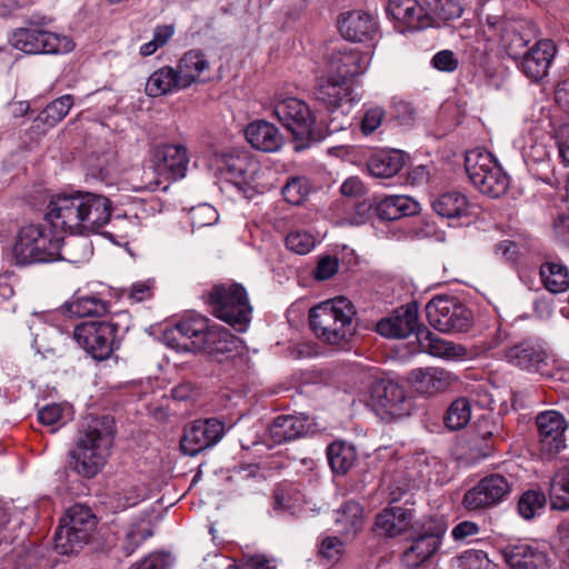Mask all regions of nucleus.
Listing matches in <instances>:
<instances>
[{
    "label": "nucleus",
    "instance_id": "bf43d9fd",
    "mask_svg": "<svg viewBox=\"0 0 569 569\" xmlns=\"http://www.w3.org/2000/svg\"><path fill=\"white\" fill-rule=\"evenodd\" d=\"M345 552V545L338 537H326L319 546V555L331 561H338Z\"/></svg>",
    "mask_w": 569,
    "mask_h": 569
},
{
    "label": "nucleus",
    "instance_id": "c03bdc74",
    "mask_svg": "<svg viewBox=\"0 0 569 569\" xmlns=\"http://www.w3.org/2000/svg\"><path fill=\"white\" fill-rule=\"evenodd\" d=\"M549 497L553 509H569V467L561 468L551 479Z\"/></svg>",
    "mask_w": 569,
    "mask_h": 569
},
{
    "label": "nucleus",
    "instance_id": "a19ab883",
    "mask_svg": "<svg viewBox=\"0 0 569 569\" xmlns=\"http://www.w3.org/2000/svg\"><path fill=\"white\" fill-rule=\"evenodd\" d=\"M329 465L335 473H346L355 463V447L347 441H335L327 448Z\"/></svg>",
    "mask_w": 569,
    "mask_h": 569
},
{
    "label": "nucleus",
    "instance_id": "4be33fe9",
    "mask_svg": "<svg viewBox=\"0 0 569 569\" xmlns=\"http://www.w3.org/2000/svg\"><path fill=\"white\" fill-rule=\"evenodd\" d=\"M418 303L412 301L398 308L391 317L385 318L377 323L379 335L387 338H407L413 332H419Z\"/></svg>",
    "mask_w": 569,
    "mask_h": 569
},
{
    "label": "nucleus",
    "instance_id": "9b49d317",
    "mask_svg": "<svg viewBox=\"0 0 569 569\" xmlns=\"http://www.w3.org/2000/svg\"><path fill=\"white\" fill-rule=\"evenodd\" d=\"M513 485L515 481L511 476L487 475L465 493L462 505L469 511L497 507L509 498Z\"/></svg>",
    "mask_w": 569,
    "mask_h": 569
},
{
    "label": "nucleus",
    "instance_id": "aec40b11",
    "mask_svg": "<svg viewBox=\"0 0 569 569\" xmlns=\"http://www.w3.org/2000/svg\"><path fill=\"white\" fill-rule=\"evenodd\" d=\"M218 169L226 180L246 190L254 181L259 163L248 152H232L220 159Z\"/></svg>",
    "mask_w": 569,
    "mask_h": 569
},
{
    "label": "nucleus",
    "instance_id": "393cba45",
    "mask_svg": "<svg viewBox=\"0 0 569 569\" xmlns=\"http://www.w3.org/2000/svg\"><path fill=\"white\" fill-rule=\"evenodd\" d=\"M341 36L351 42L372 40L378 32V22L375 16L362 10L341 13L338 20Z\"/></svg>",
    "mask_w": 569,
    "mask_h": 569
},
{
    "label": "nucleus",
    "instance_id": "f257e3e1",
    "mask_svg": "<svg viewBox=\"0 0 569 569\" xmlns=\"http://www.w3.org/2000/svg\"><path fill=\"white\" fill-rule=\"evenodd\" d=\"M111 201L92 192L57 194L47 206L44 220L60 232L88 237L99 233L110 221Z\"/></svg>",
    "mask_w": 569,
    "mask_h": 569
},
{
    "label": "nucleus",
    "instance_id": "e433bc0d",
    "mask_svg": "<svg viewBox=\"0 0 569 569\" xmlns=\"http://www.w3.org/2000/svg\"><path fill=\"white\" fill-rule=\"evenodd\" d=\"M405 164V153L400 150H381L373 153L367 163L368 171L376 178H391Z\"/></svg>",
    "mask_w": 569,
    "mask_h": 569
},
{
    "label": "nucleus",
    "instance_id": "20e7f679",
    "mask_svg": "<svg viewBox=\"0 0 569 569\" xmlns=\"http://www.w3.org/2000/svg\"><path fill=\"white\" fill-rule=\"evenodd\" d=\"M353 303L346 297H337L310 310V327L318 338L333 346H343L355 332Z\"/></svg>",
    "mask_w": 569,
    "mask_h": 569
},
{
    "label": "nucleus",
    "instance_id": "4468645a",
    "mask_svg": "<svg viewBox=\"0 0 569 569\" xmlns=\"http://www.w3.org/2000/svg\"><path fill=\"white\" fill-rule=\"evenodd\" d=\"M447 525L442 520H429L421 531L412 537L410 546L405 549L401 560L409 568H418L432 558L439 550Z\"/></svg>",
    "mask_w": 569,
    "mask_h": 569
},
{
    "label": "nucleus",
    "instance_id": "09e8293b",
    "mask_svg": "<svg viewBox=\"0 0 569 569\" xmlns=\"http://www.w3.org/2000/svg\"><path fill=\"white\" fill-rule=\"evenodd\" d=\"M471 419V406L467 398H458L449 406L445 423L451 430L463 428Z\"/></svg>",
    "mask_w": 569,
    "mask_h": 569
},
{
    "label": "nucleus",
    "instance_id": "a878e982",
    "mask_svg": "<svg viewBox=\"0 0 569 569\" xmlns=\"http://www.w3.org/2000/svg\"><path fill=\"white\" fill-rule=\"evenodd\" d=\"M411 388L423 396L443 392L451 385V373L438 367L416 368L408 373Z\"/></svg>",
    "mask_w": 569,
    "mask_h": 569
},
{
    "label": "nucleus",
    "instance_id": "8fccbe9b",
    "mask_svg": "<svg viewBox=\"0 0 569 569\" xmlns=\"http://www.w3.org/2000/svg\"><path fill=\"white\" fill-rule=\"evenodd\" d=\"M151 536L152 530L149 523L142 521L130 525L126 531L124 539L121 545L124 555L127 557L131 556L136 549Z\"/></svg>",
    "mask_w": 569,
    "mask_h": 569
},
{
    "label": "nucleus",
    "instance_id": "4d7b16f0",
    "mask_svg": "<svg viewBox=\"0 0 569 569\" xmlns=\"http://www.w3.org/2000/svg\"><path fill=\"white\" fill-rule=\"evenodd\" d=\"M386 111L380 106L368 108L361 119L360 130L365 136L373 133L383 122Z\"/></svg>",
    "mask_w": 569,
    "mask_h": 569
},
{
    "label": "nucleus",
    "instance_id": "ea45409f",
    "mask_svg": "<svg viewBox=\"0 0 569 569\" xmlns=\"http://www.w3.org/2000/svg\"><path fill=\"white\" fill-rule=\"evenodd\" d=\"M476 435L473 442L478 440L485 441L481 448L482 456H489L497 439H502V427L498 418L493 415H482L476 422Z\"/></svg>",
    "mask_w": 569,
    "mask_h": 569
},
{
    "label": "nucleus",
    "instance_id": "ddd939ff",
    "mask_svg": "<svg viewBox=\"0 0 569 569\" xmlns=\"http://www.w3.org/2000/svg\"><path fill=\"white\" fill-rule=\"evenodd\" d=\"M118 326L109 321H86L74 328L77 342L97 360H106L113 352Z\"/></svg>",
    "mask_w": 569,
    "mask_h": 569
},
{
    "label": "nucleus",
    "instance_id": "0e129e2a",
    "mask_svg": "<svg viewBox=\"0 0 569 569\" xmlns=\"http://www.w3.org/2000/svg\"><path fill=\"white\" fill-rule=\"evenodd\" d=\"M375 214V200L361 201L355 204L352 222L356 224L365 223Z\"/></svg>",
    "mask_w": 569,
    "mask_h": 569
},
{
    "label": "nucleus",
    "instance_id": "6e6d98bb",
    "mask_svg": "<svg viewBox=\"0 0 569 569\" xmlns=\"http://www.w3.org/2000/svg\"><path fill=\"white\" fill-rule=\"evenodd\" d=\"M339 270V259L332 254H322L318 258L316 268L312 271L317 281L331 279Z\"/></svg>",
    "mask_w": 569,
    "mask_h": 569
},
{
    "label": "nucleus",
    "instance_id": "338daca9",
    "mask_svg": "<svg viewBox=\"0 0 569 569\" xmlns=\"http://www.w3.org/2000/svg\"><path fill=\"white\" fill-rule=\"evenodd\" d=\"M136 569H168V559L162 553H150L137 565Z\"/></svg>",
    "mask_w": 569,
    "mask_h": 569
},
{
    "label": "nucleus",
    "instance_id": "5fc2aeb1",
    "mask_svg": "<svg viewBox=\"0 0 569 569\" xmlns=\"http://www.w3.org/2000/svg\"><path fill=\"white\" fill-rule=\"evenodd\" d=\"M308 193V182L303 178L293 177L282 187V196L291 204H300Z\"/></svg>",
    "mask_w": 569,
    "mask_h": 569
},
{
    "label": "nucleus",
    "instance_id": "6e6552de",
    "mask_svg": "<svg viewBox=\"0 0 569 569\" xmlns=\"http://www.w3.org/2000/svg\"><path fill=\"white\" fill-rule=\"evenodd\" d=\"M465 168L476 189L490 198H499L508 190L509 178L493 156L485 150L467 152Z\"/></svg>",
    "mask_w": 569,
    "mask_h": 569
},
{
    "label": "nucleus",
    "instance_id": "79ce46f5",
    "mask_svg": "<svg viewBox=\"0 0 569 569\" xmlns=\"http://www.w3.org/2000/svg\"><path fill=\"white\" fill-rule=\"evenodd\" d=\"M336 523L341 527V532L353 536L363 527V509L356 501H347L337 512Z\"/></svg>",
    "mask_w": 569,
    "mask_h": 569
},
{
    "label": "nucleus",
    "instance_id": "f704fd0d",
    "mask_svg": "<svg viewBox=\"0 0 569 569\" xmlns=\"http://www.w3.org/2000/svg\"><path fill=\"white\" fill-rule=\"evenodd\" d=\"M418 341L421 350L432 357L446 360H461L467 356V348L465 346L442 339L426 327L418 332Z\"/></svg>",
    "mask_w": 569,
    "mask_h": 569
},
{
    "label": "nucleus",
    "instance_id": "5701e85b",
    "mask_svg": "<svg viewBox=\"0 0 569 569\" xmlns=\"http://www.w3.org/2000/svg\"><path fill=\"white\" fill-rule=\"evenodd\" d=\"M315 94L316 99L325 104L330 112H335L339 108H343L342 113L348 112L357 100L351 84L329 74L326 79L319 80Z\"/></svg>",
    "mask_w": 569,
    "mask_h": 569
},
{
    "label": "nucleus",
    "instance_id": "0eeeda50",
    "mask_svg": "<svg viewBox=\"0 0 569 569\" xmlns=\"http://www.w3.org/2000/svg\"><path fill=\"white\" fill-rule=\"evenodd\" d=\"M207 303L214 317L239 332H246L251 322L252 307L244 287H213Z\"/></svg>",
    "mask_w": 569,
    "mask_h": 569
},
{
    "label": "nucleus",
    "instance_id": "c85d7f7f",
    "mask_svg": "<svg viewBox=\"0 0 569 569\" xmlns=\"http://www.w3.org/2000/svg\"><path fill=\"white\" fill-rule=\"evenodd\" d=\"M310 429L308 418L302 415H280L269 425L268 435L274 445L305 437Z\"/></svg>",
    "mask_w": 569,
    "mask_h": 569
},
{
    "label": "nucleus",
    "instance_id": "b1692460",
    "mask_svg": "<svg viewBox=\"0 0 569 569\" xmlns=\"http://www.w3.org/2000/svg\"><path fill=\"white\" fill-rule=\"evenodd\" d=\"M509 569H549L546 551L527 542L508 543L501 549Z\"/></svg>",
    "mask_w": 569,
    "mask_h": 569
},
{
    "label": "nucleus",
    "instance_id": "603ef678",
    "mask_svg": "<svg viewBox=\"0 0 569 569\" xmlns=\"http://www.w3.org/2000/svg\"><path fill=\"white\" fill-rule=\"evenodd\" d=\"M284 243L289 251L305 256L315 249L317 240L311 232L292 230L287 234Z\"/></svg>",
    "mask_w": 569,
    "mask_h": 569
},
{
    "label": "nucleus",
    "instance_id": "c756f323",
    "mask_svg": "<svg viewBox=\"0 0 569 569\" xmlns=\"http://www.w3.org/2000/svg\"><path fill=\"white\" fill-rule=\"evenodd\" d=\"M240 340L228 329L213 325L206 338V346L200 352L207 353L212 360L223 362L239 353Z\"/></svg>",
    "mask_w": 569,
    "mask_h": 569
},
{
    "label": "nucleus",
    "instance_id": "7ed1b4c3",
    "mask_svg": "<svg viewBox=\"0 0 569 569\" xmlns=\"http://www.w3.org/2000/svg\"><path fill=\"white\" fill-rule=\"evenodd\" d=\"M69 242L54 229L43 223L22 227L13 246V256L18 264L48 262L58 259L70 260ZM73 259V262H77Z\"/></svg>",
    "mask_w": 569,
    "mask_h": 569
},
{
    "label": "nucleus",
    "instance_id": "f3484780",
    "mask_svg": "<svg viewBox=\"0 0 569 569\" xmlns=\"http://www.w3.org/2000/svg\"><path fill=\"white\" fill-rule=\"evenodd\" d=\"M557 53V46L551 39H539L517 61V67L531 81L538 82L548 74Z\"/></svg>",
    "mask_w": 569,
    "mask_h": 569
},
{
    "label": "nucleus",
    "instance_id": "39448f33",
    "mask_svg": "<svg viewBox=\"0 0 569 569\" xmlns=\"http://www.w3.org/2000/svg\"><path fill=\"white\" fill-rule=\"evenodd\" d=\"M273 114L292 134L296 151H302L325 139L326 133L309 104L298 98H284L273 106Z\"/></svg>",
    "mask_w": 569,
    "mask_h": 569
},
{
    "label": "nucleus",
    "instance_id": "6ab92c4d",
    "mask_svg": "<svg viewBox=\"0 0 569 569\" xmlns=\"http://www.w3.org/2000/svg\"><path fill=\"white\" fill-rule=\"evenodd\" d=\"M151 161L158 174L176 181L186 177L189 157L183 144H159L153 149Z\"/></svg>",
    "mask_w": 569,
    "mask_h": 569
},
{
    "label": "nucleus",
    "instance_id": "dca6fc26",
    "mask_svg": "<svg viewBox=\"0 0 569 569\" xmlns=\"http://www.w3.org/2000/svg\"><path fill=\"white\" fill-rule=\"evenodd\" d=\"M224 433V425L216 419L196 420L183 431L180 448L187 456L193 457L218 443Z\"/></svg>",
    "mask_w": 569,
    "mask_h": 569
},
{
    "label": "nucleus",
    "instance_id": "052dcab7",
    "mask_svg": "<svg viewBox=\"0 0 569 569\" xmlns=\"http://www.w3.org/2000/svg\"><path fill=\"white\" fill-rule=\"evenodd\" d=\"M63 408L59 403H51L42 407L38 411V420L43 426L52 427L51 432H56L58 427H54L62 419Z\"/></svg>",
    "mask_w": 569,
    "mask_h": 569
},
{
    "label": "nucleus",
    "instance_id": "a18cd8bd",
    "mask_svg": "<svg viewBox=\"0 0 569 569\" xmlns=\"http://www.w3.org/2000/svg\"><path fill=\"white\" fill-rule=\"evenodd\" d=\"M73 101L74 99L71 94L57 98L37 116L34 122H41L48 128L54 127L68 114Z\"/></svg>",
    "mask_w": 569,
    "mask_h": 569
},
{
    "label": "nucleus",
    "instance_id": "de8ad7c7",
    "mask_svg": "<svg viewBox=\"0 0 569 569\" xmlns=\"http://www.w3.org/2000/svg\"><path fill=\"white\" fill-rule=\"evenodd\" d=\"M545 506V493L539 489H529L518 500V512L523 519L531 520L542 512Z\"/></svg>",
    "mask_w": 569,
    "mask_h": 569
},
{
    "label": "nucleus",
    "instance_id": "49530a36",
    "mask_svg": "<svg viewBox=\"0 0 569 569\" xmlns=\"http://www.w3.org/2000/svg\"><path fill=\"white\" fill-rule=\"evenodd\" d=\"M68 309L77 317H92L106 313L108 305L96 296H76Z\"/></svg>",
    "mask_w": 569,
    "mask_h": 569
},
{
    "label": "nucleus",
    "instance_id": "13d9d810",
    "mask_svg": "<svg viewBox=\"0 0 569 569\" xmlns=\"http://www.w3.org/2000/svg\"><path fill=\"white\" fill-rule=\"evenodd\" d=\"M110 159V153H103L102 156H91L87 161V174L97 180H106L111 172Z\"/></svg>",
    "mask_w": 569,
    "mask_h": 569
},
{
    "label": "nucleus",
    "instance_id": "a211bd4d",
    "mask_svg": "<svg viewBox=\"0 0 569 569\" xmlns=\"http://www.w3.org/2000/svg\"><path fill=\"white\" fill-rule=\"evenodd\" d=\"M540 36L538 26L526 19H511L503 23L500 42L508 57L519 60L526 52L528 44Z\"/></svg>",
    "mask_w": 569,
    "mask_h": 569
},
{
    "label": "nucleus",
    "instance_id": "cd10ccee",
    "mask_svg": "<svg viewBox=\"0 0 569 569\" xmlns=\"http://www.w3.org/2000/svg\"><path fill=\"white\" fill-rule=\"evenodd\" d=\"M387 12L408 30H422L431 26L426 7L418 0H389Z\"/></svg>",
    "mask_w": 569,
    "mask_h": 569
},
{
    "label": "nucleus",
    "instance_id": "72a5a7b5",
    "mask_svg": "<svg viewBox=\"0 0 569 569\" xmlns=\"http://www.w3.org/2000/svg\"><path fill=\"white\" fill-rule=\"evenodd\" d=\"M508 362L529 371H539L546 365L547 353L545 349L532 341L516 343L505 351Z\"/></svg>",
    "mask_w": 569,
    "mask_h": 569
},
{
    "label": "nucleus",
    "instance_id": "1a4fd4ad",
    "mask_svg": "<svg viewBox=\"0 0 569 569\" xmlns=\"http://www.w3.org/2000/svg\"><path fill=\"white\" fill-rule=\"evenodd\" d=\"M428 322L443 333L466 332L472 326L471 311L456 297L438 295L426 306Z\"/></svg>",
    "mask_w": 569,
    "mask_h": 569
},
{
    "label": "nucleus",
    "instance_id": "9d476101",
    "mask_svg": "<svg viewBox=\"0 0 569 569\" xmlns=\"http://www.w3.org/2000/svg\"><path fill=\"white\" fill-rule=\"evenodd\" d=\"M370 405L375 412L386 421L399 419L410 413L411 403L399 382L381 378L370 387Z\"/></svg>",
    "mask_w": 569,
    "mask_h": 569
},
{
    "label": "nucleus",
    "instance_id": "f03ea898",
    "mask_svg": "<svg viewBox=\"0 0 569 569\" xmlns=\"http://www.w3.org/2000/svg\"><path fill=\"white\" fill-rule=\"evenodd\" d=\"M114 420L110 416H90L79 430L70 451V468L86 478L94 477L107 462L114 440Z\"/></svg>",
    "mask_w": 569,
    "mask_h": 569
},
{
    "label": "nucleus",
    "instance_id": "c9c22d12",
    "mask_svg": "<svg viewBox=\"0 0 569 569\" xmlns=\"http://www.w3.org/2000/svg\"><path fill=\"white\" fill-rule=\"evenodd\" d=\"M187 77L181 78L178 69L162 67L148 78L144 91L149 97H160L188 88Z\"/></svg>",
    "mask_w": 569,
    "mask_h": 569
},
{
    "label": "nucleus",
    "instance_id": "3c124183",
    "mask_svg": "<svg viewBox=\"0 0 569 569\" xmlns=\"http://www.w3.org/2000/svg\"><path fill=\"white\" fill-rule=\"evenodd\" d=\"M542 284L567 286L569 284V270L560 261H546L539 268Z\"/></svg>",
    "mask_w": 569,
    "mask_h": 569
},
{
    "label": "nucleus",
    "instance_id": "37998d69",
    "mask_svg": "<svg viewBox=\"0 0 569 569\" xmlns=\"http://www.w3.org/2000/svg\"><path fill=\"white\" fill-rule=\"evenodd\" d=\"M177 69L181 74V78L187 77L188 87L193 82L199 81L200 76L203 71L209 69V61L207 60L203 52L199 50H190L183 54L180 59Z\"/></svg>",
    "mask_w": 569,
    "mask_h": 569
},
{
    "label": "nucleus",
    "instance_id": "58836bf2",
    "mask_svg": "<svg viewBox=\"0 0 569 569\" xmlns=\"http://www.w3.org/2000/svg\"><path fill=\"white\" fill-rule=\"evenodd\" d=\"M425 4L430 27L439 28L442 23L460 18L463 11L459 0H425Z\"/></svg>",
    "mask_w": 569,
    "mask_h": 569
},
{
    "label": "nucleus",
    "instance_id": "864d4df0",
    "mask_svg": "<svg viewBox=\"0 0 569 569\" xmlns=\"http://www.w3.org/2000/svg\"><path fill=\"white\" fill-rule=\"evenodd\" d=\"M188 216L192 229L212 226L219 220L218 211L209 203H200L190 208Z\"/></svg>",
    "mask_w": 569,
    "mask_h": 569
},
{
    "label": "nucleus",
    "instance_id": "69168bd1",
    "mask_svg": "<svg viewBox=\"0 0 569 569\" xmlns=\"http://www.w3.org/2000/svg\"><path fill=\"white\" fill-rule=\"evenodd\" d=\"M236 569H274L263 555L244 557Z\"/></svg>",
    "mask_w": 569,
    "mask_h": 569
},
{
    "label": "nucleus",
    "instance_id": "473e14b6",
    "mask_svg": "<svg viewBox=\"0 0 569 569\" xmlns=\"http://www.w3.org/2000/svg\"><path fill=\"white\" fill-rule=\"evenodd\" d=\"M412 518L410 509L398 506L387 507L376 516L375 532L386 538L400 536L409 528Z\"/></svg>",
    "mask_w": 569,
    "mask_h": 569
},
{
    "label": "nucleus",
    "instance_id": "bb28decb",
    "mask_svg": "<svg viewBox=\"0 0 569 569\" xmlns=\"http://www.w3.org/2000/svg\"><path fill=\"white\" fill-rule=\"evenodd\" d=\"M366 69L365 57L359 50H338L332 52L328 59V74L343 80L348 84L355 77L362 74Z\"/></svg>",
    "mask_w": 569,
    "mask_h": 569
},
{
    "label": "nucleus",
    "instance_id": "774afa93",
    "mask_svg": "<svg viewBox=\"0 0 569 569\" xmlns=\"http://www.w3.org/2000/svg\"><path fill=\"white\" fill-rule=\"evenodd\" d=\"M559 154L563 162L569 166V124L562 126L557 133Z\"/></svg>",
    "mask_w": 569,
    "mask_h": 569
},
{
    "label": "nucleus",
    "instance_id": "2eb2a0df",
    "mask_svg": "<svg viewBox=\"0 0 569 569\" xmlns=\"http://www.w3.org/2000/svg\"><path fill=\"white\" fill-rule=\"evenodd\" d=\"M10 43L28 54H57L69 52L73 48L67 37L36 27L16 30L10 38Z\"/></svg>",
    "mask_w": 569,
    "mask_h": 569
},
{
    "label": "nucleus",
    "instance_id": "412c9836",
    "mask_svg": "<svg viewBox=\"0 0 569 569\" xmlns=\"http://www.w3.org/2000/svg\"><path fill=\"white\" fill-rule=\"evenodd\" d=\"M536 423L540 450L543 453L555 455L566 448L567 422L560 412L553 410L541 412L537 416Z\"/></svg>",
    "mask_w": 569,
    "mask_h": 569
},
{
    "label": "nucleus",
    "instance_id": "e2e57ef3",
    "mask_svg": "<svg viewBox=\"0 0 569 569\" xmlns=\"http://www.w3.org/2000/svg\"><path fill=\"white\" fill-rule=\"evenodd\" d=\"M495 251L508 262H516L520 256L519 246L511 240L500 241L495 246Z\"/></svg>",
    "mask_w": 569,
    "mask_h": 569
},
{
    "label": "nucleus",
    "instance_id": "423d86ee",
    "mask_svg": "<svg viewBox=\"0 0 569 569\" xmlns=\"http://www.w3.org/2000/svg\"><path fill=\"white\" fill-rule=\"evenodd\" d=\"M97 526V518L84 505L71 506L54 533V547L61 555L77 553L88 543Z\"/></svg>",
    "mask_w": 569,
    "mask_h": 569
},
{
    "label": "nucleus",
    "instance_id": "4c0bfd02",
    "mask_svg": "<svg viewBox=\"0 0 569 569\" xmlns=\"http://www.w3.org/2000/svg\"><path fill=\"white\" fill-rule=\"evenodd\" d=\"M431 207L442 218H460L468 214L469 201L460 191H447L431 201Z\"/></svg>",
    "mask_w": 569,
    "mask_h": 569
},
{
    "label": "nucleus",
    "instance_id": "7c9ffc66",
    "mask_svg": "<svg viewBox=\"0 0 569 569\" xmlns=\"http://www.w3.org/2000/svg\"><path fill=\"white\" fill-rule=\"evenodd\" d=\"M246 139L254 149L263 152H277L284 143L279 129L266 120L250 122L246 128Z\"/></svg>",
    "mask_w": 569,
    "mask_h": 569
},
{
    "label": "nucleus",
    "instance_id": "680f3d73",
    "mask_svg": "<svg viewBox=\"0 0 569 569\" xmlns=\"http://www.w3.org/2000/svg\"><path fill=\"white\" fill-rule=\"evenodd\" d=\"M431 66L442 72H453L458 69L459 60L451 50H441L431 59Z\"/></svg>",
    "mask_w": 569,
    "mask_h": 569
},
{
    "label": "nucleus",
    "instance_id": "f8f14e48",
    "mask_svg": "<svg viewBox=\"0 0 569 569\" xmlns=\"http://www.w3.org/2000/svg\"><path fill=\"white\" fill-rule=\"evenodd\" d=\"M212 326L210 320L199 313H189L179 319L164 333L169 347L178 351L200 352Z\"/></svg>",
    "mask_w": 569,
    "mask_h": 569
},
{
    "label": "nucleus",
    "instance_id": "2f4dec72",
    "mask_svg": "<svg viewBox=\"0 0 569 569\" xmlns=\"http://www.w3.org/2000/svg\"><path fill=\"white\" fill-rule=\"evenodd\" d=\"M420 210V203L409 196H386L375 199V214L382 221L416 216Z\"/></svg>",
    "mask_w": 569,
    "mask_h": 569
}]
</instances>
